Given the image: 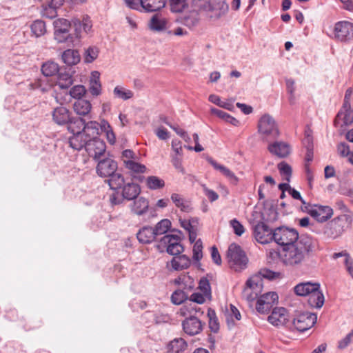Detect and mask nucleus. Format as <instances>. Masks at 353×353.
<instances>
[{"instance_id":"obj_1","label":"nucleus","mask_w":353,"mask_h":353,"mask_svg":"<svg viewBox=\"0 0 353 353\" xmlns=\"http://www.w3.org/2000/svg\"><path fill=\"white\" fill-rule=\"evenodd\" d=\"M314 240L310 236L301 235L300 239L290 246L283 248L281 259L283 263L294 267L301 264L309 253L312 252Z\"/></svg>"},{"instance_id":"obj_2","label":"nucleus","mask_w":353,"mask_h":353,"mask_svg":"<svg viewBox=\"0 0 353 353\" xmlns=\"http://www.w3.org/2000/svg\"><path fill=\"white\" fill-rule=\"evenodd\" d=\"M352 214H341L327 222L323 227L321 234L325 239H336L352 228Z\"/></svg>"},{"instance_id":"obj_3","label":"nucleus","mask_w":353,"mask_h":353,"mask_svg":"<svg viewBox=\"0 0 353 353\" xmlns=\"http://www.w3.org/2000/svg\"><path fill=\"white\" fill-rule=\"evenodd\" d=\"M249 307H254L257 313L267 314L278 303L279 296L274 292H269L258 297L251 291L245 292Z\"/></svg>"},{"instance_id":"obj_4","label":"nucleus","mask_w":353,"mask_h":353,"mask_svg":"<svg viewBox=\"0 0 353 353\" xmlns=\"http://www.w3.org/2000/svg\"><path fill=\"white\" fill-rule=\"evenodd\" d=\"M281 274L279 272H274L268 269L262 270L259 274L252 276L246 281L245 286H244V291H251L257 296L262 292L263 288V279L273 280L279 278Z\"/></svg>"},{"instance_id":"obj_5","label":"nucleus","mask_w":353,"mask_h":353,"mask_svg":"<svg viewBox=\"0 0 353 353\" xmlns=\"http://www.w3.org/2000/svg\"><path fill=\"white\" fill-rule=\"evenodd\" d=\"M258 131L266 141L276 139L280 132L278 125L274 119L269 114H265L259 119L258 122Z\"/></svg>"},{"instance_id":"obj_6","label":"nucleus","mask_w":353,"mask_h":353,"mask_svg":"<svg viewBox=\"0 0 353 353\" xmlns=\"http://www.w3.org/2000/svg\"><path fill=\"white\" fill-rule=\"evenodd\" d=\"M179 286L171 296V301L175 305H180L188 299V292L194 288V280L188 275L181 274L174 280Z\"/></svg>"},{"instance_id":"obj_7","label":"nucleus","mask_w":353,"mask_h":353,"mask_svg":"<svg viewBox=\"0 0 353 353\" xmlns=\"http://www.w3.org/2000/svg\"><path fill=\"white\" fill-rule=\"evenodd\" d=\"M54 39L59 43L66 42L75 46V40L72 34H70V28H72V21L68 19L59 18L53 22Z\"/></svg>"},{"instance_id":"obj_8","label":"nucleus","mask_w":353,"mask_h":353,"mask_svg":"<svg viewBox=\"0 0 353 353\" xmlns=\"http://www.w3.org/2000/svg\"><path fill=\"white\" fill-rule=\"evenodd\" d=\"M299 239L300 236L295 229L281 226L274 230L273 241L283 248L290 246Z\"/></svg>"},{"instance_id":"obj_9","label":"nucleus","mask_w":353,"mask_h":353,"mask_svg":"<svg viewBox=\"0 0 353 353\" xmlns=\"http://www.w3.org/2000/svg\"><path fill=\"white\" fill-rule=\"evenodd\" d=\"M71 21L72 28L74 30V39L75 45H77L85 35L92 32V22L88 15H84L81 18H73Z\"/></svg>"},{"instance_id":"obj_10","label":"nucleus","mask_w":353,"mask_h":353,"mask_svg":"<svg viewBox=\"0 0 353 353\" xmlns=\"http://www.w3.org/2000/svg\"><path fill=\"white\" fill-rule=\"evenodd\" d=\"M200 8L212 19H218L224 16L229 9L225 0H214L211 2L205 1L200 5Z\"/></svg>"},{"instance_id":"obj_11","label":"nucleus","mask_w":353,"mask_h":353,"mask_svg":"<svg viewBox=\"0 0 353 353\" xmlns=\"http://www.w3.org/2000/svg\"><path fill=\"white\" fill-rule=\"evenodd\" d=\"M180 241L178 235L167 234L161 239L157 248L160 252L166 251L170 255H179L183 251Z\"/></svg>"},{"instance_id":"obj_12","label":"nucleus","mask_w":353,"mask_h":353,"mask_svg":"<svg viewBox=\"0 0 353 353\" xmlns=\"http://www.w3.org/2000/svg\"><path fill=\"white\" fill-rule=\"evenodd\" d=\"M227 259L230 268L235 272L243 270V248L236 243H232L227 251Z\"/></svg>"},{"instance_id":"obj_13","label":"nucleus","mask_w":353,"mask_h":353,"mask_svg":"<svg viewBox=\"0 0 353 353\" xmlns=\"http://www.w3.org/2000/svg\"><path fill=\"white\" fill-rule=\"evenodd\" d=\"M52 121L59 125L69 124V129L74 128V121L77 120L72 117L71 113L65 107L61 105L53 109L52 112Z\"/></svg>"},{"instance_id":"obj_14","label":"nucleus","mask_w":353,"mask_h":353,"mask_svg":"<svg viewBox=\"0 0 353 353\" xmlns=\"http://www.w3.org/2000/svg\"><path fill=\"white\" fill-rule=\"evenodd\" d=\"M317 316L310 312H303L294 319L293 325L299 332H305L311 328L316 323Z\"/></svg>"},{"instance_id":"obj_15","label":"nucleus","mask_w":353,"mask_h":353,"mask_svg":"<svg viewBox=\"0 0 353 353\" xmlns=\"http://www.w3.org/2000/svg\"><path fill=\"white\" fill-rule=\"evenodd\" d=\"M74 125L80 130L82 132L85 133V137L88 139L93 138H98L97 135L99 134L100 124L96 121L85 122L83 119H77L74 121Z\"/></svg>"},{"instance_id":"obj_16","label":"nucleus","mask_w":353,"mask_h":353,"mask_svg":"<svg viewBox=\"0 0 353 353\" xmlns=\"http://www.w3.org/2000/svg\"><path fill=\"white\" fill-rule=\"evenodd\" d=\"M274 230L264 223H259L254 225L253 234L255 239L261 244H266L273 241Z\"/></svg>"},{"instance_id":"obj_17","label":"nucleus","mask_w":353,"mask_h":353,"mask_svg":"<svg viewBox=\"0 0 353 353\" xmlns=\"http://www.w3.org/2000/svg\"><path fill=\"white\" fill-rule=\"evenodd\" d=\"M334 37L341 41L352 39L353 23L345 21L337 22L334 26Z\"/></svg>"},{"instance_id":"obj_18","label":"nucleus","mask_w":353,"mask_h":353,"mask_svg":"<svg viewBox=\"0 0 353 353\" xmlns=\"http://www.w3.org/2000/svg\"><path fill=\"white\" fill-rule=\"evenodd\" d=\"M105 143L99 138L89 139L86 145L88 155L96 160L105 154Z\"/></svg>"},{"instance_id":"obj_19","label":"nucleus","mask_w":353,"mask_h":353,"mask_svg":"<svg viewBox=\"0 0 353 353\" xmlns=\"http://www.w3.org/2000/svg\"><path fill=\"white\" fill-rule=\"evenodd\" d=\"M288 321L289 314L287 310L283 307H274L268 317V321L276 327L283 326Z\"/></svg>"},{"instance_id":"obj_20","label":"nucleus","mask_w":353,"mask_h":353,"mask_svg":"<svg viewBox=\"0 0 353 353\" xmlns=\"http://www.w3.org/2000/svg\"><path fill=\"white\" fill-rule=\"evenodd\" d=\"M97 173L101 177H108L116 172L117 163L110 158L100 160L97 165Z\"/></svg>"},{"instance_id":"obj_21","label":"nucleus","mask_w":353,"mask_h":353,"mask_svg":"<svg viewBox=\"0 0 353 353\" xmlns=\"http://www.w3.org/2000/svg\"><path fill=\"white\" fill-rule=\"evenodd\" d=\"M309 213L319 222H325L333 215V210L329 206L314 205L309 210Z\"/></svg>"},{"instance_id":"obj_22","label":"nucleus","mask_w":353,"mask_h":353,"mask_svg":"<svg viewBox=\"0 0 353 353\" xmlns=\"http://www.w3.org/2000/svg\"><path fill=\"white\" fill-rule=\"evenodd\" d=\"M183 329L184 332L190 336H194L200 333L203 329V325L198 317L191 315L183 321Z\"/></svg>"},{"instance_id":"obj_23","label":"nucleus","mask_w":353,"mask_h":353,"mask_svg":"<svg viewBox=\"0 0 353 353\" xmlns=\"http://www.w3.org/2000/svg\"><path fill=\"white\" fill-rule=\"evenodd\" d=\"M268 151L279 158H285L291 152V146L285 141H274L268 146Z\"/></svg>"},{"instance_id":"obj_24","label":"nucleus","mask_w":353,"mask_h":353,"mask_svg":"<svg viewBox=\"0 0 353 353\" xmlns=\"http://www.w3.org/2000/svg\"><path fill=\"white\" fill-rule=\"evenodd\" d=\"M73 133V136L70 138V145L76 150H80L83 148L86 150V145L89 139L85 137V133L80 130H75L74 128H70Z\"/></svg>"},{"instance_id":"obj_25","label":"nucleus","mask_w":353,"mask_h":353,"mask_svg":"<svg viewBox=\"0 0 353 353\" xmlns=\"http://www.w3.org/2000/svg\"><path fill=\"white\" fill-rule=\"evenodd\" d=\"M320 288V284L314 282H303L297 284L294 288V293L301 296H310L315 290Z\"/></svg>"},{"instance_id":"obj_26","label":"nucleus","mask_w":353,"mask_h":353,"mask_svg":"<svg viewBox=\"0 0 353 353\" xmlns=\"http://www.w3.org/2000/svg\"><path fill=\"white\" fill-rule=\"evenodd\" d=\"M168 20L161 14H154L148 22L149 28L154 32L165 30L168 26Z\"/></svg>"},{"instance_id":"obj_27","label":"nucleus","mask_w":353,"mask_h":353,"mask_svg":"<svg viewBox=\"0 0 353 353\" xmlns=\"http://www.w3.org/2000/svg\"><path fill=\"white\" fill-rule=\"evenodd\" d=\"M200 20L199 12L196 9H192L185 12L181 17V23L189 28L196 26Z\"/></svg>"},{"instance_id":"obj_28","label":"nucleus","mask_w":353,"mask_h":353,"mask_svg":"<svg viewBox=\"0 0 353 353\" xmlns=\"http://www.w3.org/2000/svg\"><path fill=\"white\" fill-rule=\"evenodd\" d=\"M88 90L92 96L97 97L101 94V83L100 82V73L93 71L91 73Z\"/></svg>"},{"instance_id":"obj_29","label":"nucleus","mask_w":353,"mask_h":353,"mask_svg":"<svg viewBox=\"0 0 353 353\" xmlns=\"http://www.w3.org/2000/svg\"><path fill=\"white\" fill-rule=\"evenodd\" d=\"M141 192V188L139 185L134 183H128L123 185L122 195L127 200H133L136 199Z\"/></svg>"},{"instance_id":"obj_30","label":"nucleus","mask_w":353,"mask_h":353,"mask_svg":"<svg viewBox=\"0 0 353 353\" xmlns=\"http://www.w3.org/2000/svg\"><path fill=\"white\" fill-rule=\"evenodd\" d=\"M149 208V202L148 201L141 196L134 201L133 203L131 205L132 211L139 215H143L145 214Z\"/></svg>"},{"instance_id":"obj_31","label":"nucleus","mask_w":353,"mask_h":353,"mask_svg":"<svg viewBox=\"0 0 353 353\" xmlns=\"http://www.w3.org/2000/svg\"><path fill=\"white\" fill-rule=\"evenodd\" d=\"M141 3L143 11L152 12L164 8L166 0H141Z\"/></svg>"},{"instance_id":"obj_32","label":"nucleus","mask_w":353,"mask_h":353,"mask_svg":"<svg viewBox=\"0 0 353 353\" xmlns=\"http://www.w3.org/2000/svg\"><path fill=\"white\" fill-rule=\"evenodd\" d=\"M156 236L153 228L152 227H143L137 234V239L142 243H150Z\"/></svg>"},{"instance_id":"obj_33","label":"nucleus","mask_w":353,"mask_h":353,"mask_svg":"<svg viewBox=\"0 0 353 353\" xmlns=\"http://www.w3.org/2000/svg\"><path fill=\"white\" fill-rule=\"evenodd\" d=\"M172 201L176 207L179 208L181 211L189 212L192 210L191 203L183 198V196L177 193H173L170 197Z\"/></svg>"},{"instance_id":"obj_34","label":"nucleus","mask_w":353,"mask_h":353,"mask_svg":"<svg viewBox=\"0 0 353 353\" xmlns=\"http://www.w3.org/2000/svg\"><path fill=\"white\" fill-rule=\"evenodd\" d=\"M188 344L183 339L176 338L167 345V351L172 353H180L184 352Z\"/></svg>"},{"instance_id":"obj_35","label":"nucleus","mask_w":353,"mask_h":353,"mask_svg":"<svg viewBox=\"0 0 353 353\" xmlns=\"http://www.w3.org/2000/svg\"><path fill=\"white\" fill-rule=\"evenodd\" d=\"M74 111L79 116L88 115L91 109L92 105L89 101L83 99H78L74 103Z\"/></svg>"},{"instance_id":"obj_36","label":"nucleus","mask_w":353,"mask_h":353,"mask_svg":"<svg viewBox=\"0 0 353 353\" xmlns=\"http://www.w3.org/2000/svg\"><path fill=\"white\" fill-rule=\"evenodd\" d=\"M62 60L68 65H75L80 61V55L77 50L68 49L63 52Z\"/></svg>"},{"instance_id":"obj_37","label":"nucleus","mask_w":353,"mask_h":353,"mask_svg":"<svg viewBox=\"0 0 353 353\" xmlns=\"http://www.w3.org/2000/svg\"><path fill=\"white\" fill-rule=\"evenodd\" d=\"M170 263L174 270H181L188 268L190 265V259L186 255L183 254L174 257Z\"/></svg>"},{"instance_id":"obj_38","label":"nucleus","mask_w":353,"mask_h":353,"mask_svg":"<svg viewBox=\"0 0 353 353\" xmlns=\"http://www.w3.org/2000/svg\"><path fill=\"white\" fill-rule=\"evenodd\" d=\"M208 161L214 167V169L219 170L224 176L228 177L232 183H236L237 179L232 172L224 165L219 164L212 158L209 157L207 159Z\"/></svg>"},{"instance_id":"obj_39","label":"nucleus","mask_w":353,"mask_h":353,"mask_svg":"<svg viewBox=\"0 0 353 353\" xmlns=\"http://www.w3.org/2000/svg\"><path fill=\"white\" fill-rule=\"evenodd\" d=\"M309 304L314 307L321 308L324 303V296L323 292L318 290H314L309 296Z\"/></svg>"},{"instance_id":"obj_40","label":"nucleus","mask_w":353,"mask_h":353,"mask_svg":"<svg viewBox=\"0 0 353 353\" xmlns=\"http://www.w3.org/2000/svg\"><path fill=\"white\" fill-rule=\"evenodd\" d=\"M241 318L239 310L232 304L230 305V309L227 311L226 321L229 328H232L235 323L234 320L239 321Z\"/></svg>"},{"instance_id":"obj_41","label":"nucleus","mask_w":353,"mask_h":353,"mask_svg":"<svg viewBox=\"0 0 353 353\" xmlns=\"http://www.w3.org/2000/svg\"><path fill=\"white\" fill-rule=\"evenodd\" d=\"M113 94L115 98L127 101L134 97V92L121 85H117L113 90Z\"/></svg>"},{"instance_id":"obj_42","label":"nucleus","mask_w":353,"mask_h":353,"mask_svg":"<svg viewBox=\"0 0 353 353\" xmlns=\"http://www.w3.org/2000/svg\"><path fill=\"white\" fill-rule=\"evenodd\" d=\"M72 76L66 72H59L57 77L56 85L61 89H68L72 84Z\"/></svg>"},{"instance_id":"obj_43","label":"nucleus","mask_w":353,"mask_h":353,"mask_svg":"<svg viewBox=\"0 0 353 353\" xmlns=\"http://www.w3.org/2000/svg\"><path fill=\"white\" fill-rule=\"evenodd\" d=\"M53 85L54 82L46 76L37 79L34 84H30L32 89H39L43 92L48 91Z\"/></svg>"},{"instance_id":"obj_44","label":"nucleus","mask_w":353,"mask_h":353,"mask_svg":"<svg viewBox=\"0 0 353 353\" xmlns=\"http://www.w3.org/2000/svg\"><path fill=\"white\" fill-rule=\"evenodd\" d=\"M108 177L109 178L108 183L111 189L116 190L121 188L124 185V178L119 173L114 172V174H112L111 176H108Z\"/></svg>"},{"instance_id":"obj_45","label":"nucleus","mask_w":353,"mask_h":353,"mask_svg":"<svg viewBox=\"0 0 353 353\" xmlns=\"http://www.w3.org/2000/svg\"><path fill=\"white\" fill-rule=\"evenodd\" d=\"M124 163L126 168L134 174L144 173L146 170V167L144 165L136 162L134 160H124Z\"/></svg>"},{"instance_id":"obj_46","label":"nucleus","mask_w":353,"mask_h":353,"mask_svg":"<svg viewBox=\"0 0 353 353\" xmlns=\"http://www.w3.org/2000/svg\"><path fill=\"white\" fill-rule=\"evenodd\" d=\"M100 128L101 130L105 133L108 142L113 145L115 143L116 137L109 123L105 120H102L100 123Z\"/></svg>"},{"instance_id":"obj_47","label":"nucleus","mask_w":353,"mask_h":353,"mask_svg":"<svg viewBox=\"0 0 353 353\" xmlns=\"http://www.w3.org/2000/svg\"><path fill=\"white\" fill-rule=\"evenodd\" d=\"M41 71L43 76L52 77L59 72V66L53 61H48L43 64Z\"/></svg>"},{"instance_id":"obj_48","label":"nucleus","mask_w":353,"mask_h":353,"mask_svg":"<svg viewBox=\"0 0 353 353\" xmlns=\"http://www.w3.org/2000/svg\"><path fill=\"white\" fill-rule=\"evenodd\" d=\"M147 187L150 190H158L165 186V181L156 176H150L146 179Z\"/></svg>"},{"instance_id":"obj_49","label":"nucleus","mask_w":353,"mask_h":353,"mask_svg":"<svg viewBox=\"0 0 353 353\" xmlns=\"http://www.w3.org/2000/svg\"><path fill=\"white\" fill-rule=\"evenodd\" d=\"M30 28L32 34L37 37L43 35L46 32V24L41 20L34 21L32 23Z\"/></svg>"},{"instance_id":"obj_50","label":"nucleus","mask_w":353,"mask_h":353,"mask_svg":"<svg viewBox=\"0 0 353 353\" xmlns=\"http://www.w3.org/2000/svg\"><path fill=\"white\" fill-rule=\"evenodd\" d=\"M171 227L170 220L165 219L160 221L153 228L156 236L161 235L166 233Z\"/></svg>"},{"instance_id":"obj_51","label":"nucleus","mask_w":353,"mask_h":353,"mask_svg":"<svg viewBox=\"0 0 353 353\" xmlns=\"http://www.w3.org/2000/svg\"><path fill=\"white\" fill-rule=\"evenodd\" d=\"M278 169L281 175L283 176V179L289 182L292 175V168L291 166L285 161H282L278 164Z\"/></svg>"},{"instance_id":"obj_52","label":"nucleus","mask_w":353,"mask_h":353,"mask_svg":"<svg viewBox=\"0 0 353 353\" xmlns=\"http://www.w3.org/2000/svg\"><path fill=\"white\" fill-rule=\"evenodd\" d=\"M99 48L95 46H90L87 48L84 53V60L86 63L93 62L99 55Z\"/></svg>"},{"instance_id":"obj_53","label":"nucleus","mask_w":353,"mask_h":353,"mask_svg":"<svg viewBox=\"0 0 353 353\" xmlns=\"http://www.w3.org/2000/svg\"><path fill=\"white\" fill-rule=\"evenodd\" d=\"M208 316L209 317V327L211 331L213 332H217L219 329V323L214 310L209 309Z\"/></svg>"},{"instance_id":"obj_54","label":"nucleus","mask_w":353,"mask_h":353,"mask_svg":"<svg viewBox=\"0 0 353 353\" xmlns=\"http://www.w3.org/2000/svg\"><path fill=\"white\" fill-rule=\"evenodd\" d=\"M199 290L201 292L205 294V296H208V300L211 299V287L208 279L203 277L200 279L199 283Z\"/></svg>"},{"instance_id":"obj_55","label":"nucleus","mask_w":353,"mask_h":353,"mask_svg":"<svg viewBox=\"0 0 353 353\" xmlns=\"http://www.w3.org/2000/svg\"><path fill=\"white\" fill-rule=\"evenodd\" d=\"M186 0H170V10L172 12H181L187 6Z\"/></svg>"},{"instance_id":"obj_56","label":"nucleus","mask_w":353,"mask_h":353,"mask_svg":"<svg viewBox=\"0 0 353 353\" xmlns=\"http://www.w3.org/2000/svg\"><path fill=\"white\" fill-rule=\"evenodd\" d=\"M340 120L343 121V124L345 125L352 123L353 121L352 112H343L341 110L336 116V121H339Z\"/></svg>"},{"instance_id":"obj_57","label":"nucleus","mask_w":353,"mask_h":353,"mask_svg":"<svg viewBox=\"0 0 353 353\" xmlns=\"http://www.w3.org/2000/svg\"><path fill=\"white\" fill-rule=\"evenodd\" d=\"M287 92L289 94V101L290 104L295 103V82L293 79H290L286 80Z\"/></svg>"},{"instance_id":"obj_58","label":"nucleus","mask_w":353,"mask_h":353,"mask_svg":"<svg viewBox=\"0 0 353 353\" xmlns=\"http://www.w3.org/2000/svg\"><path fill=\"white\" fill-rule=\"evenodd\" d=\"M86 90L82 85H77L72 87L70 90L72 97L80 99L85 94Z\"/></svg>"},{"instance_id":"obj_59","label":"nucleus","mask_w":353,"mask_h":353,"mask_svg":"<svg viewBox=\"0 0 353 353\" xmlns=\"http://www.w3.org/2000/svg\"><path fill=\"white\" fill-rule=\"evenodd\" d=\"M352 343H353V329L338 342L337 347L340 350H344Z\"/></svg>"},{"instance_id":"obj_60","label":"nucleus","mask_w":353,"mask_h":353,"mask_svg":"<svg viewBox=\"0 0 353 353\" xmlns=\"http://www.w3.org/2000/svg\"><path fill=\"white\" fill-rule=\"evenodd\" d=\"M202 242L200 239L197 240L194 246H193V259H194L196 261H199L201 259L203 254H202Z\"/></svg>"},{"instance_id":"obj_61","label":"nucleus","mask_w":353,"mask_h":353,"mask_svg":"<svg viewBox=\"0 0 353 353\" xmlns=\"http://www.w3.org/2000/svg\"><path fill=\"white\" fill-rule=\"evenodd\" d=\"M207 299H208V296H205V294L201 292H194L190 296L191 301L199 304L205 303Z\"/></svg>"},{"instance_id":"obj_62","label":"nucleus","mask_w":353,"mask_h":353,"mask_svg":"<svg viewBox=\"0 0 353 353\" xmlns=\"http://www.w3.org/2000/svg\"><path fill=\"white\" fill-rule=\"evenodd\" d=\"M203 191L210 201L213 202L219 199V195L214 190L209 189L205 185H202Z\"/></svg>"},{"instance_id":"obj_63","label":"nucleus","mask_w":353,"mask_h":353,"mask_svg":"<svg viewBox=\"0 0 353 353\" xmlns=\"http://www.w3.org/2000/svg\"><path fill=\"white\" fill-rule=\"evenodd\" d=\"M126 6L131 8L139 11H143L141 0H124Z\"/></svg>"},{"instance_id":"obj_64","label":"nucleus","mask_w":353,"mask_h":353,"mask_svg":"<svg viewBox=\"0 0 353 353\" xmlns=\"http://www.w3.org/2000/svg\"><path fill=\"white\" fill-rule=\"evenodd\" d=\"M230 225L236 235L241 236L243 234V225L236 219H232L230 221Z\"/></svg>"}]
</instances>
